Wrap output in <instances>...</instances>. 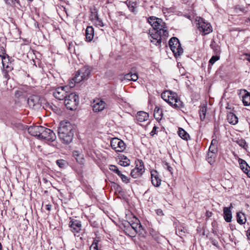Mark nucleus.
Returning <instances> with one entry per match:
<instances>
[{"label": "nucleus", "mask_w": 250, "mask_h": 250, "mask_svg": "<svg viewBox=\"0 0 250 250\" xmlns=\"http://www.w3.org/2000/svg\"><path fill=\"white\" fill-rule=\"evenodd\" d=\"M150 32L151 42L156 45H160L162 42L166 40L169 34L166 23L161 19L153 25V29Z\"/></svg>", "instance_id": "obj_1"}, {"label": "nucleus", "mask_w": 250, "mask_h": 250, "mask_svg": "<svg viewBox=\"0 0 250 250\" xmlns=\"http://www.w3.org/2000/svg\"><path fill=\"white\" fill-rule=\"evenodd\" d=\"M58 134L60 140L65 144L70 143L73 138V126L70 123L62 121L58 128Z\"/></svg>", "instance_id": "obj_2"}, {"label": "nucleus", "mask_w": 250, "mask_h": 250, "mask_svg": "<svg viewBox=\"0 0 250 250\" xmlns=\"http://www.w3.org/2000/svg\"><path fill=\"white\" fill-rule=\"evenodd\" d=\"M161 97L175 108L181 109L184 107L183 103L175 92L169 90H166L161 94Z\"/></svg>", "instance_id": "obj_3"}, {"label": "nucleus", "mask_w": 250, "mask_h": 250, "mask_svg": "<svg viewBox=\"0 0 250 250\" xmlns=\"http://www.w3.org/2000/svg\"><path fill=\"white\" fill-rule=\"evenodd\" d=\"M64 104L69 110H75L79 103V96L75 93H69L64 100Z\"/></svg>", "instance_id": "obj_4"}, {"label": "nucleus", "mask_w": 250, "mask_h": 250, "mask_svg": "<svg viewBox=\"0 0 250 250\" xmlns=\"http://www.w3.org/2000/svg\"><path fill=\"white\" fill-rule=\"evenodd\" d=\"M91 70V68L88 66H84L82 67L77 72L72 80L75 83H79L83 80L87 79Z\"/></svg>", "instance_id": "obj_5"}, {"label": "nucleus", "mask_w": 250, "mask_h": 250, "mask_svg": "<svg viewBox=\"0 0 250 250\" xmlns=\"http://www.w3.org/2000/svg\"><path fill=\"white\" fill-rule=\"evenodd\" d=\"M197 22V28L200 33L202 35L208 34L212 31V27L209 22L205 21V20L201 18H199L196 20Z\"/></svg>", "instance_id": "obj_6"}, {"label": "nucleus", "mask_w": 250, "mask_h": 250, "mask_svg": "<svg viewBox=\"0 0 250 250\" xmlns=\"http://www.w3.org/2000/svg\"><path fill=\"white\" fill-rule=\"evenodd\" d=\"M169 46L175 57H177L183 54V49L176 37H172L170 39Z\"/></svg>", "instance_id": "obj_7"}, {"label": "nucleus", "mask_w": 250, "mask_h": 250, "mask_svg": "<svg viewBox=\"0 0 250 250\" xmlns=\"http://www.w3.org/2000/svg\"><path fill=\"white\" fill-rule=\"evenodd\" d=\"M39 138L52 142L55 140L56 136L52 130L43 126Z\"/></svg>", "instance_id": "obj_8"}, {"label": "nucleus", "mask_w": 250, "mask_h": 250, "mask_svg": "<svg viewBox=\"0 0 250 250\" xmlns=\"http://www.w3.org/2000/svg\"><path fill=\"white\" fill-rule=\"evenodd\" d=\"M70 87L68 86H60L56 88L54 92L53 95L59 100H63L69 93Z\"/></svg>", "instance_id": "obj_9"}, {"label": "nucleus", "mask_w": 250, "mask_h": 250, "mask_svg": "<svg viewBox=\"0 0 250 250\" xmlns=\"http://www.w3.org/2000/svg\"><path fill=\"white\" fill-rule=\"evenodd\" d=\"M110 146L116 152H123L126 147L125 143L117 138H114L111 140Z\"/></svg>", "instance_id": "obj_10"}, {"label": "nucleus", "mask_w": 250, "mask_h": 250, "mask_svg": "<svg viewBox=\"0 0 250 250\" xmlns=\"http://www.w3.org/2000/svg\"><path fill=\"white\" fill-rule=\"evenodd\" d=\"M106 105V103L100 99H95L92 104L93 110L95 112L102 111L105 108Z\"/></svg>", "instance_id": "obj_11"}, {"label": "nucleus", "mask_w": 250, "mask_h": 250, "mask_svg": "<svg viewBox=\"0 0 250 250\" xmlns=\"http://www.w3.org/2000/svg\"><path fill=\"white\" fill-rule=\"evenodd\" d=\"M238 94L242 96V102L245 106L250 105V93L245 89L239 90Z\"/></svg>", "instance_id": "obj_12"}, {"label": "nucleus", "mask_w": 250, "mask_h": 250, "mask_svg": "<svg viewBox=\"0 0 250 250\" xmlns=\"http://www.w3.org/2000/svg\"><path fill=\"white\" fill-rule=\"evenodd\" d=\"M109 169L116 173L121 178L123 182L125 183H128L129 182V178L123 174L116 166L110 165L109 166Z\"/></svg>", "instance_id": "obj_13"}, {"label": "nucleus", "mask_w": 250, "mask_h": 250, "mask_svg": "<svg viewBox=\"0 0 250 250\" xmlns=\"http://www.w3.org/2000/svg\"><path fill=\"white\" fill-rule=\"evenodd\" d=\"M151 182L153 186L158 187H159L161 183V180L160 178L159 173L156 170H152L151 171Z\"/></svg>", "instance_id": "obj_14"}, {"label": "nucleus", "mask_w": 250, "mask_h": 250, "mask_svg": "<svg viewBox=\"0 0 250 250\" xmlns=\"http://www.w3.org/2000/svg\"><path fill=\"white\" fill-rule=\"evenodd\" d=\"M42 127V126H30L28 128V132L31 135L39 138Z\"/></svg>", "instance_id": "obj_15"}, {"label": "nucleus", "mask_w": 250, "mask_h": 250, "mask_svg": "<svg viewBox=\"0 0 250 250\" xmlns=\"http://www.w3.org/2000/svg\"><path fill=\"white\" fill-rule=\"evenodd\" d=\"M69 226L73 233H78L81 230L82 224L80 222L77 220H71L69 222Z\"/></svg>", "instance_id": "obj_16"}, {"label": "nucleus", "mask_w": 250, "mask_h": 250, "mask_svg": "<svg viewBox=\"0 0 250 250\" xmlns=\"http://www.w3.org/2000/svg\"><path fill=\"white\" fill-rule=\"evenodd\" d=\"M40 100L39 96L37 95H32L28 98L27 103L29 106L34 108L40 104Z\"/></svg>", "instance_id": "obj_17"}, {"label": "nucleus", "mask_w": 250, "mask_h": 250, "mask_svg": "<svg viewBox=\"0 0 250 250\" xmlns=\"http://www.w3.org/2000/svg\"><path fill=\"white\" fill-rule=\"evenodd\" d=\"M73 156L76 159V161L81 165H83L85 160L84 155L82 152L78 150H74L73 152Z\"/></svg>", "instance_id": "obj_18"}, {"label": "nucleus", "mask_w": 250, "mask_h": 250, "mask_svg": "<svg viewBox=\"0 0 250 250\" xmlns=\"http://www.w3.org/2000/svg\"><path fill=\"white\" fill-rule=\"evenodd\" d=\"M130 226H131L132 229L135 231L136 233H142L143 229L142 225L140 223L139 220L137 219H135V222L131 224L130 223Z\"/></svg>", "instance_id": "obj_19"}, {"label": "nucleus", "mask_w": 250, "mask_h": 250, "mask_svg": "<svg viewBox=\"0 0 250 250\" xmlns=\"http://www.w3.org/2000/svg\"><path fill=\"white\" fill-rule=\"evenodd\" d=\"M124 231L126 235L130 237H134L136 235L135 231L132 229L129 222H126L124 226Z\"/></svg>", "instance_id": "obj_20"}, {"label": "nucleus", "mask_w": 250, "mask_h": 250, "mask_svg": "<svg viewBox=\"0 0 250 250\" xmlns=\"http://www.w3.org/2000/svg\"><path fill=\"white\" fill-rule=\"evenodd\" d=\"M94 30L92 26H88L85 30V38L87 42H91L94 37Z\"/></svg>", "instance_id": "obj_21"}, {"label": "nucleus", "mask_w": 250, "mask_h": 250, "mask_svg": "<svg viewBox=\"0 0 250 250\" xmlns=\"http://www.w3.org/2000/svg\"><path fill=\"white\" fill-rule=\"evenodd\" d=\"M239 162L241 169L244 172L247 173L248 176L250 178V167L248 165L246 162L243 159H239Z\"/></svg>", "instance_id": "obj_22"}, {"label": "nucleus", "mask_w": 250, "mask_h": 250, "mask_svg": "<svg viewBox=\"0 0 250 250\" xmlns=\"http://www.w3.org/2000/svg\"><path fill=\"white\" fill-rule=\"evenodd\" d=\"M231 207H224L223 208L224 218L227 222H230L232 219V214L230 210Z\"/></svg>", "instance_id": "obj_23"}, {"label": "nucleus", "mask_w": 250, "mask_h": 250, "mask_svg": "<svg viewBox=\"0 0 250 250\" xmlns=\"http://www.w3.org/2000/svg\"><path fill=\"white\" fill-rule=\"evenodd\" d=\"M92 15L91 16V20L95 21V25L97 26L103 27L104 26V23L102 20L99 18L97 12L95 11V12H92Z\"/></svg>", "instance_id": "obj_24"}, {"label": "nucleus", "mask_w": 250, "mask_h": 250, "mask_svg": "<svg viewBox=\"0 0 250 250\" xmlns=\"http://www.w3.org/2000/svg\"><path fill=\"white\" fill-rule=\"evenodd\" d=\"M145 170L139 168L138 167H135L131 170L130 175L133 178H137L140 177L145 172Z\"/></svg>", "instance_id": "obj_25"}, {"label": "nucleus", "mask_w": 250, "mask_h": 250, "mask_svg": "<svg viewBox=\"0 0 250 250\" xmlns=\"http://www.w3.org/2000/svg\"><path fill=\"white\" fill-rule=\"evenodd\" d=\"M149 115L147 113L144 111H139L136 115L137 121L142 122L148 120Z\"/></svg>", "instance_id": "obj_26"}, {"label": "nucleus", "mask_w": 250, "mask_h": 250, "mask_svg": "<svg viewBox=\"0 0 250 250\" xmlns=\"http://www.w3.org/2000/svg\"><path fill=\"white\" fill-rule=\"evenodd\" d=\"M227 120L228 122L232 125H236L238 121V118L232 112H229L227 115Z\"/></svg>", "instance_id": "obj_27"}, {"label": "nucleus", "mask_w": 250, "mask_h": 250, "mask_svg": "<svg viewBox=\"0 0 250 250\" xmlns=\"http://www.w3.org/2000/svg\"><path fill=\"white\" fill-rule=\"evenodd\" d=\"M217 144H218L217 140L216 139H212L211 142L210 146L208 149V152L217 153V152H218Z\"/></svg>", "instance_id": "obj_28"}, {"label": "nucleus", "mask_w": 250, "mask_h": 250, "mask_svg": "<svg viewBox=\"0 0 250 250\" xmlns=\"http://www.w3.org/2000/svg\"><path fill=\"white\" fill-rule=\"evenodd\" d=\"M216 153L208 152L207 156V160L210 164H214L217 156Z\"/></svg>", "instance_id": "obj_29"}, {"label": "nucleus", "mask_w": 250, "mask_h": 250, "mask_svg": "<svg viewBox=\"0 0 250 250\" xmlns=\"http://www.w3.org/2000/svg\"><path fill=\"white\" fill-rule=\"evenodd\" d=\"M237 221L240 224L243 225L246 223V219L245 214L242 212H238L236 215Z\"/></svg>", "instance_id": "obj_30"}, {"label": "nucleus", "mask_w": 250, "mask_h": 250, "mask_svg": "<svg viewBox=\"0 0 250 250\" xmlns=\"http://www.w3.org/2000/svg\"><path fill=\"white\" fill-rule=\"evenodd\" d=\"M119 164L123 167H126L129 165L130 160L126 156L123 155L121 156Z\"/></svg>", "instance_id": "obj_31"}, {"label": "nucleus", "mask_w": 250, "mask_h": 250, "mask_svg": "<svg viewBox=\"0 0 250 250\" xmlns=\"http://www.w3.org/2000/svg\"><path fill=\"white\" fill-rule=\"evenodd\" d=\"M179 136L183 139L188 141L189 139V134L183 128H179L178 130Z\"/></svg>", "instance_id": "obj_32"}, {"label": "nucleus", "mask_w": 250, "mask_h": 250, "mask_svg": "<svg viewBox=\"0 0 250 250\" xmlns=\"http://www.w3.org/2000/svg\"><path fill=\"white\" fill-rule=\"evenodd\" d=\"M9 61L7 60H1L3 69H7V70L12 71L13 69V67L11 65V62H9Z\"/></svg>", "instance_id": "obj_33"}, {"label": "nucleus", "mask_w": 250, "mask_h": 250, "mask_svg": "<svg viewBox=\"0 0 250 250\" xmlns=\"http://www.w3.org/2000/svg\"><path fill=\"white\" fill-rule=\"evenodd\" d=\"M210 46L216 54H219L221 52L220 47L214 40L211 41Z\"/></svg>", "instance_id": "obj_34"}, {"label": "nucleus", "mask_w": 250, "mask_h": 250, "mask_svg": "<svg viewBox=\"0 0 250 250\" xmlns=\"http://www.w3.org/2000/svg\"><path fill=\"white\" fill-rule=\"evenodd\" d=\"M207 112V107L206 106H202L200 107L199 113L200 116L201 121H204L206 118V115Z\"/></svg>", "instance_id": "obj_35"}, {"label": "nucleus", "mask_w": 250, "mask_h": 250, "mask_svg": "<svg viewBox=\"0 0 250 250\" xmlns=\"http://www.w3.org/2000/svg\"><path fill=\"white\" fill-rule=\"evenodd\" d=\"M0 57L1 60H7L9 61V57L6 54L5 50L3 46H0Z\"/></svg>", "instance_id": "obj_36"}, {"label": "nucleus", "mask_w": 250, "mask_h": 250, "mask_svg": "<svg viewBox=\"0 0 250 250\" xmlns=\"http://www.w3.org/2000/svg\"><path fill=\"white\" fill-rule=\"evenodd\" d=\"M162 115V109H160L158 106L155 107L154 110V116L157 120L161 118V116Z\"/></svg>", "instance_id": "obj_37"}, {"label": "nucleus", "mask_w": 250, "mask_h": 250, "mask_svg": "<svg viewBox=\"0 0 250 250\" xmlns=\"http://www.w3.org/2000/svg\"><path fill=\"white\" fill-rule=\"evenodd\" d=\"M236 142L239 146L243 147L245 150H247V148L248 147V145L245 140L242 139H238Z\"/></svg>", "instance_id": "obj_38"}, {"label": "nucleus", "mask_w": 250, "mask_h": 250, "mask_svg": "<svg viewBox=\"0 0 250 250\" xmlns=\"http://www.w3.org/2000/svg\"><path fill=\"white\" fill-rule=\"evenodd\" d=\"M135 167H138L139 168H142L143 170H145L144 164L142 160L137 159L135 161Z\"/></svg>", "instance_id": "obj_39"}, {"label": "nucleus", "mask_w": 250, "mask_h": 250, "mask_svg": "<svg viewBox=\"0 0 250 250\" xmlns=\"http://www.w3.org/2000/svg\"><path fill=\"white\" fill-rule=\"evenodd\" d=\"M56 164L60 168H64L67 165L66 161L62 159L57 160Z\"/></svg>", "instance_id": "obj_40"}, {"label": "nucleus", "mask_w": 250, "mask_h": 250, "mask_svg": "<svg viewBox=\"0 0 250 250\" xmlns=\"http://www.w3.org/2000/svg\"><path fill=\"white\" fill-rule=\"evenodd\" d=\"M11 71L7 70V69H2V74L3 75V78L5 79V82L7 83L8 80L10 79V76L9 75V73Z\"/></svg>", "instance_id": "obj_41"}, {"label": "nucleus", "mask_w": 250, "mask_h": 250, "mask_svg": "<svg viewBox=\"0 0 250 250\" xmlns=\"http://www.w3.org/2000/svg\"><path fill=\"white\" fill-rule=\"evenodd\" d=\"M126 3L131 11L135 12V6L136 4L134 2L131 1H126Z\"/></svg>", "instance_id": "obj_42"}, {"label": "nucleus", "mask_w": 250, "mask_h": 250, "mask_svg": "<svg viewBox=\"0 0 250 250\" xmlns=\"http://www.w3.org/2000/svg\"><path fill=\"white\" fill-rule=\"evenodd\" d=\"M159 18H157L155 17H150L148 19V22L149 23V24L152 26V27H153V25L155 24V23H156L158 21V20Z\"/></svg>", "instance_id": "obj_43"}, {"label": "nucleus", "mask_w": 250, "mask_h": 250, "mask_svg": "<svg viewBox=\"0 0 250 250\" xmlns=\"http://www.w3.org/2000/svg\"><path fill=\"white\" fill-rule=\"evenodd\" d=\"M185 233V231L184 228H182V227H178V228H176V234L179 235L181 237H182V236Z\"/></svg>", "instance_id": "obj_44"}, {"label": "nucleus", "mask_w": 250, "mask_h": 250, "mask_svg": "<svg viewBox=\"0 0 250 250\" xmlns=\"http://www.w3.org/2000/svg\"><path fill=\"white\" fill-rule=\"evenodd\" d=\"M220 59L219 56L216 55L213 56L211 58V59L209 61V63L213 65L217 61L219 60Z\"/></svg>", "instance_id": "obj_45"}, {"label": "nucleus", "mask_w": 250, "mask_h": 250, "mask_svg": "<svg viewBox=\"0 0 250 250\" xmlns=\"http://www.w3.org/2000/svg\"><path fill=\"white\" fill-rule=\"evenodd\" d=\"M98 241L94 240L90 247V250H98Z\"/></svg>", "instance_id": "obj_46"}, {"label": "nucleus", "mask_w": 250, "mask_h": 250, "mask_svg": "<svg viewBox=\"0 0 250 250\" xmlns=\"http://www.w3.org/2000/svg\"><path fill=\"white\" fill-rule=\"evenodd\" d=\"M163 167L165 168L168 170L171 174H172L173 168L167 162L164 163Z\"/></svg>", "instance_id": "obj_47"}, {"label": "nucleus", "mask_w": 250, "mask_h": 250, "mask_svg": "<svg viewBox=\"0 0 250 250\" xmlns=\"http://www.w3.org/2000/svg\"><path fill=\"white\" fill-rule=\"evenodd\" d=\"M209 240L213 245L217 248H219V244L217 240L212 237L209 238Z\"/></svg>", "instance_id": "obj_48"}, {"label": "nucleus", "mask_w": 250, "mask_h": 250, "mask_svg": "<svg viewBox=\"0 0 250 250\" xmlns=\"http://www.w3.org/2000/svg\"><path fill=\"white\" fill-rule=\"evenodd\" d=\"M132 73H129L124 76V79L127 81H131Z\"/></svg>", "instance_id": "obj_49"}, {"label": "nucleus", "mask_w": 250, "mask_h": 250, "mask_svg": "<svg viewBox=\"0 0 250 250\" xmlns=\"http://www.w3.org/2000/svg\"><path fill=\"white\" fill-rule=\"evenodd\" d=\"M131 81H136L138 79V76L136 73H132Z\"/></svg>", "instance_id": "obj_50"}, {"label": "nucleus", "mask_w": 250, "mask_h": 250, "mask_svg": "<svg viewBox=\"0 0 250 250\" xmlns=\"http://www.w3.org/2000/svg\"><path fill=\"white\" fill-rule=\"evenodd\" d=\"M157 129V127H156V126H154L153 127L152 131L150 133V135L153 136L154 134H155L156 133V131Z\"/></svg>", "instance_id": "obj_51"}, {"label": "nucleus", "mask_w": 250, "mask_h": 250, "mask_svg": "<svg viewBox=\"0 0 250 250\" xmlns=\"http://www.w3.org/2000/svg\"><path fill=\"white\" fill-rule=\"evenodd\" d=\"M246 235H247L248 239L250 240V228L246 231Z\"/></svg>", "instance_id": "obj_52"}, {"label": "nucleus", "mask_w": 250, "mask_h": 250, "mask_svg": "<svg viewBox=\"0 0 250 250\" xmlns=\"http://www.w3.org/2000/svg\"><path fill=\"white\" fill-rule=\"evenodd\" d=\"M45 208L47 210L50 211L51 209V205H46Z\"/></svg>", "instance_id": "obj_53"}, {"label": "nucleus", "mask_w": 250, "mask_h": 250, "mask_svg": "<svg viewBox=\"0 0 250 250\" xmlns=\"http://www.w3.org/2000/svg\"><path fill=\"white\" fill-rule=\"evenodd\" d=\"M247 58V60H248L250 62V55L246 54Z\"/></svg>", "instance_id": "obj_54"}, {"label": "nucleus", "mask_w": 250, "mask_h": 250, "mask_svg": "<svg viewBox=\"0 0 250 250\" xmlns=\"http://www.w3.org/2000/svg\"><path fill=\"white\" fill-rule=\"evenodd\" d=\"M248 21L250 22V17L248 19H247V20H246V22H248Z\"/></svg>", "instance_id": "obj_55"}, {"label": "nucleus", "mask_w": 250, "mask_h": 250, "mask_svg": "<svg viewBox=\"0 0 250 250\" xmlns=\"http://www.w3.org/2000/svg\"><path fill=\"white\" fill-rule=\"evenodd\" d=\"M0 250H2V245L1 243L0 242Z\"/></svg>", "instance_id": "obj_56"}, {"label": "nucleus", "mask_w": 250, "mask_h": 250, "mask_svg": "<svg viewBox=\"0 0 250 250\" xmlns=\"http://www.w3.org/2000/svg\"><path fill=\"white\" fill-rule=\"evenodd\" d=\"M33 0H28V2H29V4Z\"/></svg>", "instance_id": "obj_57"}]
</instances>
